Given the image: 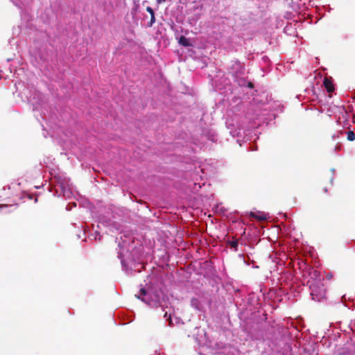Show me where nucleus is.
<instances>
[{"mask_svg": "<svg viewBox=\"0 0 355 355\" xmlns=\"http://www.w3.org/2000/svg\"><path fill=\"white\" fill-rule=\"evenodd\" d=\"M310 279L307 281L310 290V295L312 300L316 302H320L326 297V288L320 277V272L313 268H310Z\"/></svg>", "mask_w": 355, "mask_h": 355, "instance_id": "1", "label": "nucleus"}, {"mask_svg": "<svg viewBox=\"0 0 355 355\" xmlns=\"http://www.w3.org/2000/svg\"><path fill=\"white\" fill-rule=\"evenodd\" d=\"M136 297L138 299H141L144 302L149 304L150 306H157L159 302V295L157 294H153L151 292L146 291L145 288H141L139 291V295Z\"/></svg>", "mask_w": 355, "mask_h": 355, "instance_id": "2", "label": "nucleus"}, {"mask_svg": "<svg viewBox=\"0 0 355 355\" xmlns=\"http://www.w3.org/2000/svg\"><path fill=\"white\" fill-rule=\"evenodd\" d=\"M323 85L328 93H332L334 91V85L331 77H325L323 81Z\"/></svg>", "mask_w": 355, "mask_h": 355, "instance_id": "3", "label": "nucleus"}, {"mask_svg": "<svg viewBox=\"0 0 355 355\" xmlns=\"http://www.w3.org/2000/svg\"><path fill=\"white\" fill-rule=\"evenodd\" d=\"M179 44L184 47H188L191 46V43L188 38L184 36H181L179 39Z\"/></svg>", "mask_w": 355, "mask_h": 355, "instance_id": "4", "label": "nucleus"}, {"mask_svg": "<svg viewBox=\"0 0 355 355\" xmlns=\"http://www.w3.org/2000/svg\"><path fill=\"white\" fill-rule=\"evenodd\" d=\"M347 139L349 141H352L355 140V133L353 131H351V130L348 131L347 132Z\"/></svg>", "mask_w": 355, "mask_h": 355, "instance_id": "5", "label": "nucleus"}, {"mask_svg": "<svg viewBox=\"0 0 355 355\" xmlns=\"http://www.w3.org/2000/svg\"><path fill=\"white\" fill-rule=\"evenodd\" d=\"M228 243H229V245H231V247H232V248H234L235 251H236V250H237V249H236V248H237L238 243H239V242H238V240H237V239H236V240H233V241H228Z\"/></svg>", "mask_w": 355, "mask_h": 355, "instance_id": "6", "label": "nucleus"}, {"mask_svg": "<svg viewBox=\"0 0 355 355\" xmlns=\"http://www.w3.org/2000/svg\"><path fill=\"white\" fill-rule=\"evenodd\" d=\"M250 216H252L253 218H256L259 220H261V221L265 220L266 218L264 216H257L254 213H252V212L250 213Z\"/></svg>", "mask_w": 355, "mask_h": 355, "instance_id": "7", "label": "nucleus"}, {"mask_svg": "<svg viewBox=\"0 0 355 355\" xmlns=\"http://www.w3.org/2000/svg\"><path fill=\"white\" fill-rule=\"evenodd\" d=\"M155 22V14H153L150 15V20L148 24V26L151 27Z\"/></svg>", "mask_w": 355, "mask_h": 355, "instance_id": "8", "label": "nucleus"}, {"mask_svg": "<svg viewBox=\"0 0 355 355\" xmlns=\"http://www.w3.org/2000/svg\"><path fill=\"white\" fill-rule=\"evenodd\" d=\"M167 320L168 321V326L173 327V323L171 315H168V317L167 318Z\"/></svg>", "mask_w": 355, "mask_h": 355, "instance_id": "9", "label": "nucleus"}, {"mask_svg": "<svg viewBox=\"0 0 355 355\" xmlns=\"http://www.w3.org/2000/svg\"><path fill=\"white\" fill-rule=\"evenodd\" d=\"M146 11H147L148 12H149L150 15H153V14H155V12H154V11H153V8H150V7H149V6H148V7L146 8Z\"/></svg>", "mask_w": 355, "mask_h": 355, "instance_id": "10", "label": "nucleus"}, {"mask_svg": "<svg viewBox=\"0 0 355 355\" xmlns=\"http://www.w3.org/2000/svg\"><path fill=\"white\" fill-rule=\"evenodd\" d=\"M166 0H157V3L160 4L163 2H164Z\"/></svg>", "mask_w": 355, "mask_h": 355, "instance_id": "11", "label": "nucleus"}, {"mask_svg": "<svg viewBox=\"0 0 355 355\" xmlns=\"http://www.w3.org/2000/svg\"><path fill=\"white\" fill-rule=\"evenodd\" d=\"M167 317H168V312L165 311L164 313V318H167Z\"/></svg>", "mask_w": 355, "mask_h": 355, "instance_id": "12", "label": "nucleus"}, {"mask_svg": "<svg viewBox=\"0 0 355 355\" xmlns=\"http://www.w3.org/2000/svg\"><path fill=\"white\" fill-rule=\"evenodd\" d=\"M248 86H249L250 87H252V83H249V85H248Z\"/></svg>", "mask_w": 355, "mask_h": 355, "instance_id": "13", "label": "nucleus"}]
</instances>
